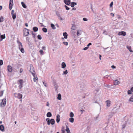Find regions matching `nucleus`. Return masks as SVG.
<instances>
[{
	"mask_svg": "<svg viewBox=\"0 0 133 133\" xmlns=\"http://www.w3.org/2000/svg\"><path fill=\"white\" fill-rule=\"evenodd\" d=\"M104 86L108 88H110L111 87L110 85H108L107 84H105L104 85Z\"/></svg>",
	"mask_w": 133,
	"mask_h": 133,
	"instance_id": "39",
	"label": "nucleus"
},
{
	"mask_svg": "<svg viewBox=\"0 0 133 133\" xmlns=\"http://www.w3.org/2000/svg\"><path fill=\"white\" fill-rule=\"evenodd\" d=\"M70 116L71 118H73L74 116V114L72 112H71L70 114Z\"/></svg>",
	"mask_w": 133,
	"mask_h": 133,
	"instance_id": "32",
	"label": "nucleus"
},
{
	"mask_svg": "<svg viewBox=\"0 0 133 133\" xmlns=\"http://www.w3.org/2000/svg\"><path fill=\"white\" fill-rule=\"evenodd\" d=\"M33 76L34 77L33 80L35 82H36L38 80V78L36 75L35 74L32 73Z\"/></svg>",
	"mask_w": 133,
	"mask_h": 133,
	"instance_id": "7",
	"label": "nucleus"
},
{
	"mask_svg": "<svg viewBox=\"0 0 133 133\" xmlns=\"http://www.w3.org/2000/svg\"><path fill=\"white\" fill-rule=\"evenodd\" d=\"M1 41H2V40L3 39H4L5 37V34H4L3 35H1Z\"/></svg>",
	"mask_w": 133,
	"mask_h": 133,
	"instance_id": "23",
	"label": "nucleus"
},
{
	"mask_svg": "<svg viewBox=\"0 0 133 133\" xmlns=\"http://www.w3.org/2000/svg\"><path fill=\"white\" fill-rule=\"evenodd\" d=\"M131 91L130 90H129L128 91V94H131Z\"/></svg>",
	"mask_w": 133,
	"mask_h": 133,
	"instance_id": "45",
	"label": "nucleus"
},
{
	"mask_svg": "<svg viewBox=\"0 0 133 133\" xmlns=\"http://www.w3.org/2000/svg\"><path fill=\"white\" fill-rule=\"evenodd\" d=\"M43 83L44 85L46 87H47L48 86L47 84L46 83L45 81H43Z\"/></svg>",
	"mask_w": 133,
	"mask_h": 133,
	"instance_id": "37",
	"label": "nucleus"
},
{
	"mask_svg": "<svg viewBox=\"0 0 133 133\" xmlns=\"http://www.w3.org/2000/svg\"><path fill=\"white\" fill-rule=\"evenodd\" d=\"M130 91H133V87H132L131 88Z\"/></svg>",
	"mask_w": 133,
	"mask_h": 133,
	"instance_id": "61",
	"label": "nucleus"
},
{
	"mask_svg": "<svg viewBox=\"0 0 133 133\" xmlns=\"http://www.w3.org/2000/svg\"><path fill=\"white\" fill-rule=\"evenodd\" d=\"M33 30L35 32H36L38 30V28L37 27H35L33 28Z\"/></svg>",
	"mask_w": 133,
	"mask_h": 133,
	"instance_id": "29",
	"label": "nucleus"
},
{
	"mask_svg": "<svg viewBox=\"0 0 133 133\" xmlns=\"http://www.w3.org/2000/svg\"><path fill=\"white\" fill-rule=\"evenodd\" d=\"M69 121L71 123H73L74 122V119L73 118H69Z\"/></svg>",
	"mask_w": 133,
	"mask_h": 133,
	"instance_id": "27",
	"label": "nucleus"
},
{
	"mask_svg": "<svg viewBox=\"0 0 133 133\" xmlns=\"http://www.w3.org/2000/svg\"><path fill=\"white\" fill-rule=\"evenodd\" d=\"M51 26L52 29H56V27H55V25L54 24H51Z\"/></svg>",
	"mask_w": 133,
	"mask_h": 133,
	"instance_id": "28",
	"label": "nucleus"
},
{
	"mask_svg": "<svg viewBox=\"0 0 133 133\" xmlns=\"http://www.w3.org/2000/svg\"><path fill=\"white\" fill-rule=\"evenodd\" d=\"M53 85L55 89V90H57L58 88L57 85L55 82H54L53 83Z\"/></svg>",
	"mask_w": 133,
	"mask_h": 133,
	"instance_id": "16",
	"label": "nucleus"
},
{
	"mask_svg": "<svg viewBox=\"0 0 133 133\" xmlns=\"http://www.w3.org/2000/svg\"><path fill=\"white\" fill-rule=\"evenodd\" d=\"M76 28V27L75 26V25L73 24H72V26L71 28V29L72 30H75V29Z\"/></svg>",
	"mask_w": 133,
	"mask_h": 133,
	"instance_id": "26",
	"label": "nucleus"
},
{
	"mask_svg": "<svg viewBox=\"0 0 133 133\" xmlns=\"http://www.w3.org/2000/svg\"><path fill=\"white\" fill-rule=\"evenodd\" d=\"M82 31L81 30H77V36H79L80 35L82 34Z\"/></svg>",
	"mask_w": 133,
	"mask_h": 133,
	"instance_id": "21",
	"label": "nucleus"
},
{
	"mask_svg": "<svg viewBox=\"0 0 133 133\" xmlns=\"http://www.w3.org/2000/svg\"><path fill=\"white\" fill-rule=\"evenodd\" d=\"M11 14L12 16V17L13 19H15L16 18V14L14 13V14Z\"/></svg>",
	"mask_w": 133,
	"mask_h": 133,
	"instance_id": "30",
	"label": "nucleus"
},
{
	"mask_svg": "<svg viewBox=\"0 0 133 133\" xmlns=\"http://www.w3.org/2000/svg\"><path fill=\"white\" fill-rule=\"evenodd\" d=\"M42 49L43 50H45L46 48H45V47L44 46H43L42 47Z\"/></svg>",
	"mask_w": 133,
	"mask_h": 133,
	"instance_id": "48",
	"label": "nucleus"
},
{
	"mask_svg": "<svg viewBox=\"0 0 133 133\" xmlns=\"http://www.w3.org/2000/svg\"><path fill=\"white\" fill-rule=\"evenodd\" d=\"M58 17L59 18V19L61 20H63V18L61 17L60 16L58 15Z\"/></svg>",
	"mask_w": 133,
	"mask_h": 133,
	"instance_id": "49",
	"label": "nucleus"
},
{
	"mask_svg": "<svg viewBox=\"0 0 133 133\" xmlns=\"http://www.w3.org/2000/svg\"><path fill=\"white\" fill-rule=\"evenodd\" d=\"M72 10H76V8H72Z\"/></svg>",
	"mask_w": 133,
	"mask_h": 133,
	"instance_id": "64",
	"label": "nucleus"
},
{
	"mask_svg": "<svg viewBox=\"0 0 133 133\" xmlns=\"http://www.w3.org/2000/svg\"><path fill=\"white\" fill-rule=\"evenodd\" d=\"M3 64V62L2 60H0V65H2Z\"/></svg>",
	"mask_w": 133,
	"mask_h": 133,
	"instance_id": "43",
	"label": "nucleus"
},
{
	"mask_svg": "<svg viewBox=\"0 0 133 133\" xmlns=\"http://www.w3.org/2000/svg\"><path fill=\"white\" fill-rule=\"evenodd\" d=\"M99 58L100 60H101V55H99Z\"/></svg>",
	"mask_w": 133,
	"mask_h": 133,
	"instance_id": "63",
	"label": "nucleus"
},
{
	"mask_svg": "<svg viewBox=\"0 0 133 133\" xmlns=\"http://www.w3.org/2000/svg\"><path fill=\"white\" fill-rule=\"evenodd\" d=\"M65 3L68 5H69L70 3V2L69 0H64Z\"/></svg>",
	"mask_w": 133,
	"mask_h": 133,
	"instance_id": "14",
	"label": "nucleus"
},
{
	"mask_svg": "<svg viewBox=\"0 0 133 133\" xmlns=\"http://www.w3.org/2000/svg\"><path fill=\"white\" fill-rule=\"evenodd\" d=\"M23 71V69L22 68H21L20 69V70H19V72L20 73H21Z\"/></svg>",
	"mask_w": 133,
	"mask_h": 133,
	"instance_id": "55",
	"label": "nucleus"
},
{
	"mask_svg": "<svg viewBox=\"0 0 133 133\" xmlns=\"http://www.w3.org/2000/svg\"><path fill=\"white\" fill-rule=\"evenodd\" d=\"M111 68L112 69H115L116 68L115 66L114 65L111 66Z\"/></svg>",
	"mask_w": 133,
	"mask_h": 133,
	"instance_id": "54",
	"label": "nucleus"
},
{
	"mask_svg": "<svg viewBox=\"0 0 133 133\" xmlns=\"http://www.w3.org/2000/svg\"><path fill=\"white\" fill-rule=\"evenodd\" d=\"M30 71L31 72L32 75V73L35 74L34 71V69L32 65H30Z\"/></svg>",
	"mask_w": 133,
	"mask_h": 133,
	"instance_id": "6",
	"label": "nucleus"
},
{
	"mask_svg": "<svg viewBox=\"0 0 133 133\" xmlns=\"http://www.w3.org/2000/svg\"><path fill=\"white\" fill-rule=\"evenodd\" d=\"M62 68H64L66 66V65L65 63L62 62L61 64Z\"/></svg>",
	"mask_w": 133,
	"mask_h": 133,
	"instance_id": "20",
	"label": "nucleus"
},
{
	"mask_svg": "<svg viewBox=\"0 0 133 133\" xmlns=\"http://www.w3.org/2000/svg\"><path fill=\"white\" fill-rule=\"evenodd\" d=\"M63 35L64 36V38L65 39L67 38L68 34L66 32H65L63 34Z\"/></svg>",
	"mask_w": 133,
	"mask_h": 133,
	"instance_id": "18",
	"label": "nucleus"
},
{
	"mask_svg": "<svg viewBox=\"0 0 133 133\" xmlns=\"http://www.w3.org/2000/svg\"><path fill=\"white\" fill-rule=\"evenodd\" d=\"M4 21V18L3 17L1 16L0 18V22H2Z\"/></svg>",
	"mask_w": 133,
	"mask_h": 133,
	"instance_id": "35",
	"label": "nucleus"
},
{
	"mask_svg": "<svg viewBox=\"0 0 133 133\" xmlns=\"http://www.w3.org/2000/svg\"><path fill=\"white\" fill-rule=\"evenodd\" d=\"M52 116L51 113L50 112L47 113L46 114V116L48 117H50Z\"/></svg>",
	"mask_w": 133,
	"mask_h": 133,
	"instance_id": "19",
	"label": "nucleus"
},
{
	"mask_svg": "<svg viewBox=\"0 0 133 133\" xmlns=\"http://www.w3.org/2000/svg\"><path fill=\"white\" fill-rule=\"evenodd\" d=\"M46 106L48 107H49V103L48 102H47L46 104Z\"/></svg>",
	"mask_w": 133,
	"mask_h": 133,
	"instance_id": "59",
	"label": "nucleus"
},
{
	"mask_svg": "<svg viewBox=\"0 0 133 133\" xmlns=\"http://www.w3.org/2000/svg\"><path fill=\"white\" fill-rule=\"evenodd\" d=\"M0 130L2 132L4 131V127L3 125H0Z\"/></svg>",
	"mask_w": 133,
	"mask_h": 133,
	"instance_id": "17",
	"label": "nucleus"
},
{
	"mask_svg": "<svg viewBox=\"0 0 133 133\" xmlns=\"http://www.w3.org/2000/svg\"><path fill=\"white\" fill-rule=\"evenodd\" d=\"M129 101L133 102V96H131L129 99Z\"/></svg>",
	"mask_w": 133,
	"mask_h": 133,
	"instance_id": "40",
	"label": "nucleus"
},
{
	"mask_svg": "<svg viewBox=\"0 0 133 133\" xmlns=\"http://www.w3.org/2000/svg\"><path fill=\"white\" fill-rule=\"evenodd\" d=\"M65 131L67 132L69 131H70L69 130V128H68V127L67 126H66Z\"/></svg>",
	"mask_w": 133,
	"mask_h": 133,
	"instance_id": "42",
	"label": "nucleus"
},
{
	"mask_svg": "<svg viewBox=\"0 0 133 133\" xmlns=\"http://www.w3.org/2000/svg\"><path fill=\"white\" fill-rule=\"evenodd\" d=\"M21 4L22 6L24 8H26V6L25 4L23 2H21Z\"/></svg>",
	"mask_w": 133,
	"mask_h": 133,
	"instance_id": "24",
	"label": "nucleus"
},
{
	"mask_svg": "<svg viewBox=\"0 0 133 133\" xmlns=\"http://www.w3.org/2000/svg\"><path fill=\"white\" fill-rule=\"evenodd\" d=\"M29 31H30V30L27 29L26 30L25 32L24 33V35L26 34L25 35V36H27L29 34Z\"/></svg>",
	"mask_w": 133,
	"mask_h": 133,
	"instance_id": "15",
	"label": "nucleus"
},
{
	"mask_svg": "<svg viewBox=\"0 0 133 133\" xmlns=\"http://www.w3.org/2000/svg\"><path fill=\"white\" fill-rule=\"evenodd\" d=\"M74 2H71V3H70L71 6L72 7H73L75 5H74Z\"/></svg>",
	"mask_w": 133,
	"mask_h": 133,
	"instance_id": "38",
	"label": "nucleus"
},
{
	"mask_svg": "<svg viewBox=\"0 0 133 133\" xmlns=\"http://www.w3.org/2000/svg\"><path fill=\"white\" fill-rule=\"evenodd\" d=\"M8 70L9 72H11L12 71V68L10 65H9L7 66Z\"/></svg>",
	"mask_w": 133,
	"mask_h": 133,
	"instance_id": "10",
	"label": "nucleus"
},
{
	"mask_svg": "<svg viewBox=\"0 0 133 133\" xmlns=\"http://www.w3.org/2000/svg\"><path fill=\"white\" fill-rule=\"evenodd\" d=\"M13 5V4L11 3V4H9V9L10 10H11L12 9Z\"/></svg>",
	"mask_w": 133,
	"mask_h": 133,
	"instance_id": "34",
	"label": "nucleus"
},
{
	"mask_svg": "<svg viewBox=\"0 0 133 133\" xmlns=\"http://www.w3.org/2000/svg\"><path fill=\"white\" fill-rule=\"evenodd\" d=\"M14 10H12L11 11V14H14Z\"/></svg>",
	"mask_w": 133,
	"mask_h": 133,
	"instance_id": "60",
	"label": "nucleus"
},
{
	"mask_svg": "<svg viewBox=\"0 0 133 133\" xmlns=\"http://www.w3.org/2000/svg\"><path fill=\"white\" fill-rule=\"evenodd\" d=\"M109 75H106L105 76H104V78H108V77H109Z\"/></svg>",
	"mask_w": 133,
	"mask_h": 133,
	"instance_id": "57",
	"label": "nucleus"
},
{
	"mask_svg": "<svg viewBox=\"0 0 133 133\" xmlns=\"http://www.w3.org/2000/svg\"><path fill=\"white\" fill-rule=\"evenodd\" d=\"M42 31L44 32H47V29L45 28H43L42 29Z\"/></svg>",
	"mask_w": 133,
	"mask_h": 133,
	"instance_id": "33",
	"label": "nucleus"
},
{
	"mask_svg": "<svg viewBox=\"0 0 133 133\" xmlns=\"http://www.w3.org/2000/svg\"><path fill=\"white\" fill-rule=\"evenodd\" d=\"M83 20L84 21H87L88 20V19H87V18H83Z\"/></svg>",
	"mask_w": 133,
	"mask_h": 133,
	"instance_id": "47",
	"label": "nucleus"
},
{
	"mask_svg": "<svg viewBox=\"0 0 133 133\" xmlns=\"http://www.w3.org/2000/svg\"><path fill=\"white\" fill-rule=\"evenodd\" d=\"M18 82L19 84V87L21 89L23 87V80L20 79L18 81Z\"/></svg>",
	"mask_w": 133,
	"mask_h": 133,
	"instance_id": "5",
	"label": "nucleus"
},
{
	"mask_svg": "<svg viewBox=\"0 0 133 133\" xmlns=\"http://www.w3.org/2000/svg\"><path fill=\"white\" fill-rule=\"evenodd\" d=\"M57 99L59 100L61 99V95L60 94H58Z\"/></svg>",
	"mask_w": 133,
	"mask_h": 133,
	"instance_id": "25",
	"label": "nucleus"
},
{
	"mask_svg": "<svg viewBox=\"0 0 133 133\" xmlns=\"http://www.w3.org/2000/svg\"><path fill=\"white\" fill-rule=\"evenodd\" d=\"M88 47H86L83 49V50H86L88 49Z\"/></svg>",
	"mask_w": 133,
	"mask_h": 133,
	"instance_id": "50",
	"label": "nucleus"
},
{
	"mask_svg": "<svg viewBox=\"0 0 133 133\" xmlns=\"http://www.w3.org/2000/svg\"><path fill=\"white\" fill-rule=\"evenodd\" d=\"M80 88L81 89V90H85L86 89V87L84 84H83V85L81 84Z\"/></svg>",
	"mask_w": 133,
	"mask_h": 133,
	"instance_id": "11",
	"label": "nucleus"
},
{
	"mask_svg": "<svg viewBox=\"0 0 133 133\" xmlns=\"http://www.w3.org/2000/svg\"><path fill=\"white\" fill-rule=\"evenodd\" d=\"M26 40L27 41H29V38L28 37H26Z\"/></svg>",
	"mask_w": 133,
	"mask_h": 133,
	"instance_id": "58",
	"label": "nucleus"
},
{
	"mask_svg": "<svg viewBox=\"0 0 133 133\" xmlns=\"http://www.w3.org/2000/svg\"><path fill=\"white\" fill-rule=\"evenodd\" d=\"M37 38L39 40H41L42 39L41 36L40 35H38Z\"/></svg>",
	"mask_w": 133,
	"mask_h": 133,
	"instance_id": "36",
	"label": "nucleus"
},
{
	"mask_svg": "<svg viewBox=\"0 0 133 133\" xmlns=\"http://www.w3.org/2000/svg\"><path fill=\"white\" fill-rule=\"evenodd\" d=\"M39 51L40 52V54H43V51L42 50H40Z\"/></svg>",
	"mask_w": 133,
	"mask_h": 133,
	"instance_id": "51",
	"label": "nucleus"
},
{
	"mask_svg": "<svg viewBox=\"0 0 133 133\" xmlns=\"http://www.w3.org/2000/svg\"><path fill=\"white\" fill-rule=\"evenodd\" d=\"M6 103V98L3 99L2 102L0 104V107H4Z\"/></svg>",
	"mask_w": 133,
	"mask_h": 133,
	"instance_id": "3",
	"label": "nucleus"
},
{
	"mask_svg": "<svg viewBox=\"0 0 133 133\" xmlns=\"http://www.w3.org/2000/svg\"><path fill=\"white\" fill-rule=\"evenodd\" d=\"M68 73L67 70H66L65 71H63V73L62 74L63 75H66Z\"/></svg>",
	"mask_w": 133,
	"mask_h": 133,
	"instance_id": "31",
	"label": "nucleus"
},
{
	"mask_svg": "<svg viewBox=\"0 0 133 133\" xmlns=\"http://www.w3.org/2000/svg\"><path fill=\"white\" fill-rule=\"evenodd\" d=\"M11 3H13V0H10L9 4H10Z\"/></svg>",
	"mask_w": 133,
	"mask_h": 133,
	"instance_id": "46",
	"label": "nucleus"
},
{
	"mask_svg": "<svg viewBox=\"0 0 133 133\" xmlns=\"http://www.w3.org/2000/svg\"><path fill=\"white\" fill-rule=\"evenodd\" d=\"M60 121V116L59 115H57L56 116V121L57 123L59 122Z\"/></svg>",
	"mask_w": 133,
	"mask_h": 133,
	"instance_id": "13",
	"label": "nucleus"
},
{
	"mask_svg": "<svg viewBox=\"0 0 133 133\" xmlns=\"http://www.w3.org/2000/svg\"><path fill=\"white\" fill-rule=\"evenodd\" d=\"M120 83V82L117 80H115L113 82L114 84L115 85H118Z\"/></svg>",
	"mask_w": 133,
	"mask_h": 133,
	"instance_id": "12",
	"label": "nucleus"
},
{
	"mask_svg": "<svg viewBox=\"0 0 133 133\" xmlns=\"http://www.w3.org/2000/svg\"><path fill=\"white\" fill-rule=\"evenodd\" d=\"M14 96L15 97H17L19 99H21L22 97V95L19 93L14 94Z\"/></svg>",
	"mask_w": 133,
	"mask_h": 133,
	"instance_id": "4",
	"label": "nucleus"
},
{
	"mask_svg": "<svg viewBox=\"0 0 133 133\" xmlns=\"http://www.w3.org/2000/svg\"><path fill=\"white\" fill-rule=\"evenodd\" d=\"M127 48L130 52H133V51L131 50V47L130 46H128L127 45Z\"/></svg>",
	"mask_w": 133,
	"mask_h": 133,
	"instance_id": "22",
	"label": "nucleus"
},
{
	"mask_svg": "<svg viewBox=\"0 0 133 133\" xmlns=\"http://www.w3.org/2000/svg\"><path fill=\"white\" fill-rule=\"evenodd\" d=\"M118 35H122L123 36H125L126 35V33L125 32L122 31L119 32Z\"/></svg>",
	"mask_w": 133,
	"mask_h": 133,
	"instance_id": "9",
	"label": "nucleus"
},
{
	"mask_svg": "<svg viewBox=\"0 0 133 133\" xmlns=\"http://www.w3.org/2000/svg\"><path fill=\"white\" fill-rule=\"evenodd\" d=\"M105 103L107 106L108 107H109L111 105V101L109 100H108L105 101Z\"/></svg>",
	"mask_w": 133,
	"mask_h": 133,
	"instance_id": "8",
	"label": "nucleus"
},
{
	"mask_svg": "<svg viewBox=\"0 0 133 133\" xmlns=\"http://www.w3.org/2000/svg\"><path fill=\"white\" fill-rule=\"evenodd\" d=\"M92 45V43H89L88 45H87V46H89L90 45Z\"/></svg>",
	"mask_w": 133,
	"mask_h": 133,
	"instance_id": "56",
	"label": "nucleus"
},
{
	"mask_svg": "<svg viewBox=\"0 0 133 133\" xmlns=\"http://www.w3.org/2000/svg\"><path fill=\"white\" fill-rule=\"evenodd\" d=\"M17 43L18 44V46L19 49L22 53H24V51L22 43L18 41H17Z\"/></svg>",
	"mask_w": 133,
	"mask_h": 133,
	"instance_id": "1",
	"label": "nucleus"
},
{
	"mask_svg": "<svg viewBox=\"0 0 133 133\" xmlns=\"http://www.w3.org/2000/svg\"><path fill=\"white\" fill-rule=\"evenodd\" d=\"M29 31V34H31L32 33V31H31L30 30V31Z\"/></svg>",
	"mask_w": 133,
	"mask_h": 133,
	"instance_id": "62",
	"label": "nucleus"
},
{
	"mask_svg": "<svg viewBox=\"0 0 133 133\" xmlns=\"http://www.w3.org/2000/svg\"><path fill=\"white\" fill-rule=\"evenodd\" d=\"M63 44L67 46L68 45V42H63Z\"/></svg>",
	"mask_w": 133,
	"mask_h": 133,
	"instance_id": "41",
	"label": "nucleus"
},
{
	"mask_svg": "<svg viewBox=\"0 0 133 133\" xmlns=\"http://www.w3.org/2000/svg\"><path fill=\"white\" fill-rule=\"evenodd\" d=\"M46 121L47 122V124L49 125L51 124L52 125H53L55 124V121L53 119H51L50 120L49 118H47L46 119Z\"/></svg>",
	"mask_w": 133,
	"mask_h": 133,
	"instance_id": "2",
	"label": "nucleus"
},
{
	"mask_svg": "<svg viewBox=\"0 0 133 133\" xmlns=\"http://www.w3.org/2000/svg\"><path fill=\"white\" fill-rule=\"evenodd\" d=\"M113 2H111L110 4V6L111 7L112 6V5H113Z\"/></svg>",
	"mask_w": 133,
	"mask_h": 133,
	"instance_id": "53",
	"label": "nucleus"
},
{
	"mask_svg": "<svg viewBox=\"0 0 133 133\" xmlns=\"http://www.w3.org/2000/svg\"><path fill=\"white\" fill-rule=\"evenodd\" d=\"M103 34H104L105 35H107V32L105 31H104L103 32Z\"/></svg>",
	"mask_w": 133,
	"mask_h": 133,
	"instance_id": "52",
	"label": "nucleus"
},
{
	"mask_svg": "<svg viewBox=\"0 0 133 133\" xmlns=\"http://www.w3.org/2000/svg\"><path fill=\"white\" fill-rule=\"evenodd\" d=\"M64 6L66 10H69V8L66 5H65Z\"/></svg>",
	"mask_w": 133,
	"mask_h": 133,
	"instance_id": "44",
	"label": "nucleus"
}]
</instances>
